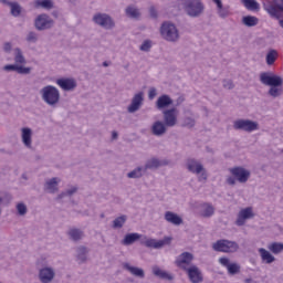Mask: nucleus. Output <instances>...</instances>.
<instances>
[{"label": "nucleus", "instance_id": "nucleus-1", "mask_svg": "<svg viewBox=\"0 0 283 283\" xmlns=\"http://www.w3.org/2000/svg\"><path fill=\"white\" fill-rule=\"evenodd\" d=\"M185 14L190 19H198L205 14V3L202 0H182L181 3Z\"/></svg>", "mask_w": 283, "mask_h": 283}, {"label": "nucleus", "instance_id": "nucleus-2", "mask_svg": "<svg viewBox=\"0 0 283 283\" xmlns=\"http://www.w3.org/2000/svg\"><path fill=\"white\" fill-rule=\"evenodd\" d=\"M231 176L227 177L226 182L230 185V187L235 186V180L241 185L249 182V178H251V171L247 170L242 166H237L229 169Z\"/></svg>", "mask_w": 283, "mask_h": 283}, {"label": "nucleus", "instance_id": "nucleus-3", "mask_svg": "<svg viewBox=\"0 0 283 283\" xmlns=\"http://www.w3.org/2000/svg\"><path fill=\"white\" fill-rule=\"evenodd\" d=\"M40 94L42 96V101H44V103L51 107H54V105H57V103L61 101V93L59 92V88L52 85L44 86L42 90H40Z\"/></svg>", "mask_w": 283, "mask_h": 283}, {"label": "nucleus", "instance_id": "nucleus-4", "mask_svg": "<svg viewBox=\"0 0 283 283\" xmlns=\"http://www.w3.org/2000/svg\"><path fill=\"white\" fill-rule=\"evenodd\" d=\"M160 34L165 41H168V43H177L180 39L178 28L171 22H164L161 24Z\"/></svg>", "mask_w": 283, "mask_h": 283}, {"label": "nucleus", "instance_id": "nucleus-5", "mask_svg": "<svg viewBox=\"0 0 283 283\" xmlns=\"http://www.w3.org/2000/svg\"><path fill=\"white\" fill-rule=\"evenodd\" d=\"M212 249L218 253H235L240 249V245L235 241L220 239L212 244Z\"/></svg>", "mask_w": 283, "mask_h": 283}, {"label": "nucleus", "instance_id": "nucleus-6", "mask_svg": "<svg viewBox=\"0 0 283 283\" xmlns=\"http://www.w3.org/2000/svg\"><path fill=\"white\" fill-rule=\"evenodd\" d=\"M92 21L95 25H98L104 30H114V28H116V21H114V18L107 13L97 12L93 15Z\"/></svg>", "mask_w": 283, "mask_h": 283}, {"label": "nucleus", "instance_id": "nucleus-7", "mask_svg": "<svg viewBox=\"0 0 283 283\" xmlns=\"http://www.w3.org/2000/svg\"><path fill=\"white\" fill-rule=\"evenodd\" d=\"M260 83L266 87H280L283 85V78L280 75H275L273 72H262L260 73Z\"/></svg>", "mask_w": 283, "mask_h": 283}, {"label": "nucleus", "instance_id": "nucleus-8", "mask_svg": "<svg viewBox=\"0 0 283 283\" xmlns=\"http://www.w3.org/2000/svg\"><path fill=\"white\" fill-rule=\"evenodd\" d=\"M233 129L237 132H247L248 134H251V132H256V129H260V124H258L255 120L241 118L233 122Z\"/></svg>", "mask_w": 283, "mask_h": 283}, {"label": "nucleus", "instance_id": "nucleus-9", "mask_svg": "<svg viewBox=\"0 0 283 283\" xmlns=\"http://www.w3.org/2000/svg\"><path fill=\"white\" fill-rule=\"evenodd\" d=\"M54 23V19L48 15V13H41L34 20V28L38 32H43L45 30H52Z\"/></svg>", "mask_w": 283, "mask_h": 283}, {"label": "nucleus", "instance_id": "nucleus-10", "mask_svg": "<svg viewBox=\"0 0 283 283\" xmlns=\"http://www.w3.org/2000/svg\"><path fill=\"white\" fill-rule=\"evenodd\" d=\"M263 8L272 19H280L282 17L280 12H283V0L264 3Z\"/></svg>", "mask_w": 283, "mask_h": 283}, {"label": "nucleus", "instance_id": "nucleus-11", "mask_svg": "<svg viewBox=\"0 0 283 283\" xmlns=\"http://www.w3.org/2000/svg\"><path fill=\"white\" fill-rule=\"evenodd\" d=\"M164 124L166 127H176L178 125V108L172 107L163 112Z\"/></svg>", "mask_w": 283, "mask_h": 283}, {"label": "nucleus", "instance_id": "nucleus-12", "mask_svg": "<svg viewBox=\"0 0 283 283\" xmlns=\"http://www.w3.org/2000/svg\"><path fill=\"white\" fill-rule=\"evenodd\" d=\"M140 244L143 247H146L147 249H163L166 244H171V238L165 237L163 240H156V239H147L142 240Z\"/></svg>", "mask_w": 283, "mask_h": 283}, {"label": "nucleus", "instance_id": "nucleus-13", "mask_svg": "<svg viewBox=\"0 0 283 283\" xmlns=\"http://www.w3.org/2000/svg\"><path fill=\"white\" fill-rule=\"evenodd\" d=\"M143 103H145V93H136L132 98L130 105L127 107V112L129 114H136L143 107Z\"/></svg>", "mask_w": 283, "mask_h": 283}, {"label": "nucleus", "instance_id": "nucleus-14", "mask_svg": "<svg viewBox=\"0 0 283 283\" xmlns=\"http://www.w3.org/2000/svg\"><path fill=\"white\" fill-rule=\"evenodd\" d=\"M168 163L166 160H160L156 157H151L150 159L146 160L144 165V172L146 171H156L160 169V167L167 166Z\"/></svg>", "mask_w": 283, "mask_h": 283}, {"label": "nucleus", "instance_id": "nucleus-15", "mask_svg": "<svg viewBox=\"0 0 283 283\" xmlns=\"http://www.w3.org/2000/svg\"><path fill=\"white\" fill-rule=\"evenodd\" d=\"M191 262H193V255L190 252H184L177 258L175 264L178 266V269L187 271L189 269L187 265L191 264Z\"/></svg>", "mask_w": 283, "mask_h": 283}, {"label": "nucleus", "instance_id": "nucleus-16", "mask_svg": "<svg viewBox=\"0 0 283 283\" xmlns=\"http://www.w3.org/2000/svg\"><path fill=\"white\" fill-rule=\"evenodd\" d=\"M184 271H186V273L188 274V277L191 283H201L205 281V277L202 276V272L196 265H192Z\"/></svg>", "mask_w": 283, "mask_h": 283}, {"label": "nucleus", "instance_id": "nucleus-17", "mask_svg": "<svg viewBox=\"0 0 283 283\" xmlns=\"http://www.w3.org/2000/svg\"><path fill=\"white\" fill-rule=\"evenodd\" d=\"M255 214L253 213V208L248 207L245 209H242L237 218L235 224L238 227H244V223L247 222V220H251V218H253Z\"/></svg>", "mask_w": 283, "mask_h": 283}, {"label": "nucleus", "instance_id": "nucleus-18", "mask_svg": "<svg viewBox=\"0 0 283 283\" xmlns=\"http://www.w3.org/2000/svg\"><path fill=\"white\" fill-rule=\"evenodd\" d=\"M186 169L190 171V174L200 175L202 171H205V166L197 161L196 158H188L186 160Z\"/></svg>", "mask_w": 283, "mask_h": 283}, {"label": "nucleus", "instance_id": "nucleus-19", "mask_svg": "<svg viewBox=\"0 0 283 283\" xmlns=\"http://www.w3.org/2000/svg\"><path fill=\"white\" fill-rule=\"evenodd\" d=\"M56 85L61 87L64 92H72L76 90V80L70 77H62L56 80Z\"/></svg>", "mask_w": 283, "mask_h": 283}, {"label": "nucleus", "instance_id": "nucleus-20", "mask_svg": "<svg viewBox=\"0 0 283 283\" xmlns=\"http://www.w3.org/2000/svg\"><path fill=\"white\" fill-rule=\"evenodd\" d=\"M56 273L54 272V269L52 268H42L39 271V280L42 283H50L52 280H54Z\"/></svg>", "mask_w": 283, "mask_h": 283}, {"label": "nucleus", "instance_id": "nucleus-21", "mask_svg": "<svg viewBox=\"0 0 283 283\" xmlns=\"http://www.w3.org/2000/svg\"><path fill=\"white\" fill-rule=\"evenodd\" d=\"M217 6V14L220 19L231 17V7L222 4V0H212Z\"/></svg>", "mask_w": 283, "mask_h": 283}, {"label": "nucleus", "instance_id": "nucleus-22", "mask_svg": "<svg viewBox=\"0 0 283 283\" xmlns=\"http://www.w3.org/2000/svg\"><path fill=\"white\" fill-rule=\"evenodd\" d=\"M166 222L174 224L175 227H180L184 223L182 217L178 216L176 212L166 211L164 214Z\"/></svg>", "mask_w": 283, "mask_h": 283}, {"label": "nucleus", "instance_id": "nucleus-23", "mask_svg": "<svg viewBox=\"0 0 283 283\" xmlns=\"http://www.w3.org/2000/svg\"><path fill=\"white\" fill-rule=\"evenodd\" d=\"M21 138L24 147L32 149V128L23 127L21 129Z\"/></svg>", "mask_w": 283, "mask_h": 283}, {"label": "nucleus", "instance_id": "nucleus-24", "mask_svg": "<svg viewBox=\"0 0 283 283\" xmlns=\"http://www.w3.org/2000/svg\"><path fill=\"white\" fill-rule=\"evenodd\" d=\"M151 273L155 275V277H159V280H168V282H171L174 280V275H171L169 272L164 271L158 265H154L151 268Z\"/></svg>", "mask_w": 283, "mask_h": 283}, {"label": "nucleus", "instance_id": "nucleus-25", "mask_svg": "<svg viewBox=\"0 0 283 283\" xmlns=\"http://www.w3.org/2000/svg\"><path fill=\"white\" fill-rule=\"evenodd\" d=\"M167 127L165 123L157 120L151 126V134L154 136H165V134H167Z\"/></svg>", "mask_w": 283, "mask_h": 283}, {"label": "nucleus", "instance_id": "nucleus-26", "mask_svg": "<svg viewBox=\"0 0 283 283\" xmlns=\"http://www.w3.org/2000/svg\"><path fill=\"white\" fill-rule=\"evenodd\" d=\"M170 105H174V99H171L170 96L167 94L159 96L156 102L157 109H165Z\"/></svg>", "mask_w": 283, "mask_h": 283}, {"label": "nucleus", "instance_id": "nucleus-27", "mask_svg": "<svg viewBox=\"0 0 283 283\" xmlns=\"http://www.w3.org/2000/svg\"><path fill=\"white\" fill-rule=\"evenodd\" d=\"M143 238V234H139L137 232L127 233L124 239L122 240V244L124 247H132L135 242H138Z\"/></svg>", "mask_w": 283, "mask_h": 283}, {"label": "nucleus", "instance_id": "nucleus-28", "mask_svg": "<svg viewBox=\"0 0 283 283\" xmlns=\"http://www.w3.org/2000/svg\"><path fill=\"white\" fill-rule=\"evenodd\" d=\"M90 253V249L85 245H80L76 248V258L78 264H85L87 262V254Z\"/></svg>", "mask_w": 283, "mask_h": 283}, {"label": "nucleus", "instance_id": "nucleus-29", "mask_svg": "<svg viewBox=\"0 0 283 283\" xmlns=\"http://www.w3.org/2000/svg\"><path fill=\"white\" fill-rule=\"evenodd\" d=\"M123 268L126 271H129V273L132 275H134L135 277H139L140 280H144V277H145V270H143L142 268L132 266L129 263H124Z\"/></svg>", "mask_w": 283, "mask_h": 283}, {"label": "nucleus", "instance_id": "nucleus-30", "mask_svg": "<svg viewBox=\"0 0 283 283\" xmlns=\"http://www.w3.org/2000/svg\"><path fill=\"white\" fill-rule=\"evenodd\" d=\"M259 253L263 264H273L275 262V256L269 250L260 248Z\"/></svg>", "mask_w": 283, "mask_h": 283}, {"label": "nucleus", "instance_id": "nucleus-31", "mask_svg": "<svg viewBox=\"0 0 283 283\" xmlns=\"http://www.w3.org/2000/svg\"><path fill=\"white\" fill-rule=\"evenodd\" d=\"M67 235H69L70 240H72L73 242H78V241L83 240L85 232H83V230H81L78 228H72L69 230Z\"/></svg>", "mask_w": 283, "mask_h": 283}, {"label": "nucleus", "instance_id": "nucleus-32", "mask_svg": "<svg viewBox=\"0 0 283 283\" xmlns=\"http://www.w3.org/2000/svg\"><path fill=\"white\" fill-rule=\"evenodd\" d=\"M241 3L250 12H260V3L255 0H241Z\"/></svg>", "mask_w": 283, "mask_h": 283}, {"label": "nucleus", "instance_id": "nucleus-33", "mask_svg": "<svg viewBox=\"0 0 283 283\" xmlns=\"http://www.w3.org/2000/svg\"><path fill=\"white\" fill-rule=\"evenodd\" d=\"M46 191L49 193H56L59 191V181L56 177L51 178L49 181L45 182L44 185Z\"/></svg>", "mask_w": 283, "mask_h": 283}, {"label": "nucleus", "instance_id": "nucleus-34", "mask_svg": "<svg viewBox=\"0 0 283 283\" xmlns=\"http://www.w3.org/2000/svg\"><path fill=\"white\" fill-rule=\"evenodd\" d=\"M260 23V19H258L254 15H244L242 18V24L245 25L247 28H255Z\"/></svg>", "mask_w": 283, "mask_h": 283}, {"label": "nucleus", "instance_id": "nucleus-35", "mask_svg": "<svg viewBox=\"0 0 283 283\" xmlns=\"http://www.w3.org/2000/svg\"><path fill=\"white\" fill-rule=\"evenodd\" d=\"M14 63L15 65H25L28 63L20 48L14 49Z\"/></svg>", "mask_w": 283, "mask_h": 283}, {"label": "nucleus", "instance_id": "nucleus-36", "mask_svg": "<svg viewBox=\"0 0 283 283\" xmlns=\"http://www.w3.org/2000/svg\"><path fill=\"white\" fill-rule=\"evenodd\" d=\"M216 213V208L211 203H203L202 205V210L200 212V216L202 218H211Z\"/></svg>", "mask_w": 283, "mask_h": 283}, {"label": "nucleus", "instance_id": "nucleus-37", "mask_svg": "<svg viewBox=\"0 0 283 283\" xmlns=\"http://www.w3.org/2000/svg\"><path fill=\"white\" fill-rule=\"evenodd\" d=\"M145 176V168L143 166L136 167L127 174V178L138 179Z\"/></svg>", "mask_w": 283, "mask_h": 283}, {"label": "nucleus", "instance_id": "nucleus-38", "mask_svg": "<svg viewBox=\"0 0 283 283\" xmlns=\"http://www.w3.org/2000/svg\"><path fill=\"white\" fill-rule=\"evenodd\" d=\"M125 222H127V216L122 214L113 220V229H123L125 227Z\"/></svg>", "mask_w": 283, "mask_h": 283}, {"label": "nucleus", "instance_id": "nucleus-39", "mask_svg": "<svg viewBox=\"0 0 283 283\" xmlns=\"http://www.w3.org/2000/svg\"><path fill=\"white\" fill-rule=\"evenodd\" d=\"M35 8H43L44 10H52L54 8V2L52 0H35Z\"/></svg>", "mask_w": 283, "mask_h": 283}, {"label": "nucleus", "instance_id": "nucleus-40", "mask_svg": "<svg viewBox=\"0 0 283 283\" xmlns=\"http://www.w3.org/2000/svg\"><path fill=\"white\" fill-rule=\"evenodd\" d=\"M268 94H269V96H272V98H279V96H282V94H283V85L270 86Z\"/></svg>", "mask_w": 283, "mask_h": 283}, {"label": "nucleus", "instance_id": "nucleus-41", "mask_svg": "<svg viewBox=\"0 0 283 283\" xmlns=\"http://www.w3.org/2000/svg\"><path fill=\"white\" fill-rule=\"evenodd\" d=\"M268 249H269V251H271V253H274V255H277V254L282 253V251H283V243L282 242H273L268 245Z\"/></svg>", "mask_w": 283, "mask_h": 283}, {"label": "nucleus", "instance_id": "nucleus-42", "mask_svg": "<svg viewBox=\"0 0 283 283\" xmlns=\"http://www.w3.org/2000/svg\"><path fill=\"white\" fill-rule=\"evenodd\" d=\"M265 61L268 65H273V63L277 61V51L275 49H271L265 56Z\"/></svg>", "mask_w": 283, "mask_h": 283}, {"label": "nucleus", "instance_id": "nucleus-43", "mask_svg": "<svg viewBox=\"0 0 283 283\" xmlns=\"http://www.w3.org/2000/svg\"><path fill=\"white\" fill-rule=\"evenodd\" d=\"M9 8H11V15L12 17H21V12H23V8L19 2L9 3Z\"/></svg>", "mask_w": 283, "mask_h": 283}, {"label": "nucleus", "instance_id": "nucleus-44", "mask_svg": "<svg viewBox=\"0 0 283 283\" xmlns=\"http://www.w3.org/2000/svg\"><path fill=\"white\" fill-rule=\"evenodd\" d=\"M126 14L127 17H130V19H138V17H140V12L134 7H127Z\"/></svg>", "mask_w": 283, "mask_h": 283}, {"label": "nucleus", "instance_id": "nucleus-45", "mask_svg": "<svg viewBox=\"0 0 283 283\" xmlns=\"http://www.w3.org/2000/svg\"><path fill=\"white\" fill-rule=\"evenodd\" d=\"M227 270L229 275H238L240 273V265L238 263H230Z\"/></svg>", "mask_w": 283, "mask_h": 283}, {"label": "nucleus", "instance_id": "nucleus-46", "mask_svg": "<svg viewBox=\"0 0 283 283\" xmlns=\"http://www.w3.org/2000/svg\"><path fill=\"white\" fill-rule=\"evenodd\" d=\"M25 40L28 43H36V41H39V34L34 31H31L27 34Z\"/></svg>", "mask_w": 283, "mask_h": 283}, {"label": "nucleus", "instance_id": "nucleus-47", "mask_svg": "<svg viewBox=\"0 0 283 283\" xmlns=\"http://www.w3.org/2000/svg\"><path fill=\"white\" fill-rule=\"evenodd\" d=\"M15 72L18 74H24V75L31 74L32 73V67L18 64V67H17Z\"/></svg>", "mask_w": 283, "mask_h": 283}, {"label": "nucleus", "instance_id": "nucleus-48", "mask_svg": "<svg viewBox=\"0 0 283 283\" xmlns=\"http://www.w3.org/2000/svg\"><path fill=\"white\" fill-rule=\"evenodd\" d=\"M142 52H149L151 50V40H145L139 46Z\"/></svg>", "mask_w": 283, "mask_h": 283}, {"label": "nucleus", "instance_id": "nucleus-49", "mask_svg": "<svg viewBox=\"0 0 283 283\" xmlns=\"http://www.w3.org/2000/svg\"><path fill=\"white\" fill-rule=\"evenodd\" d=\"M17 211L19 216H25V213H28V207L25 206V203H18Z\"/></svg>", "mask_w": 283, "mask_h": 283}, {"label": "nucleus", "instance_id": "nucleus-50", "mask_svg": "<svg viewBox=\"0 0 283 283\" xmlns=\"http://www.w3.org/2000/svg\"><path fill=\"white\" fill-rule=\"evenodd\" d=\"M196 126V119L195 118H191V117H186L184 119V127H195Z\"/></svg>", "mask_w": 283, "mask_h": 283}, {"label": "nucleus", "instance_id": "nucleus-51", "mask_svg": "<svg viewBox=\"0 0 283 283\" xmlns=\"http://www.w3.org/2000/svg\"><path fill=\"white\" fill-rule=\"evenodd\" d=\"M222 83L224 90H233V87H235L232 80H223Z\"/></svg>", "mask_w": 283, "mask_h": 283}, {"label": "nucleus", "instance_id": "nucleus-52", "mask_svg": "<svg viewBox=\"0 0 283 283\" xmlns=\"http://www.w3.org/2000/svg\"><path fill=\"white\" fill-rule=\"evenodd\" d=\"M18 64H7L3 66L4 72H17Z\"/></svg>", "mask_w": 283, "mask_h": 283}, {"label": "nucleus", "instance_id": "nucleus-53", "mask_svg": "<svg viewBox=\"0 0 283 283\" xmlns=\"http://www.w3.org/2000/svg\"><path fill=\"white\" fill-rule=\"evenodd\" d=\"M158 92L156 91V87H150L148 92V98L149 101H154L157 96Z\"/></svg>", "mask_w": 283, "mask_h": 283}, {"label": "nucleus", "instance_id": "nucleus-54", "mask_svg": "<svg viewBox=\"0 0 283 283\" xmlns=\"http://www.w3.org/2000/svg\"><path fill=\"white\" fill-rule=\"evenodd\" d=\"M149 14L151 19H158V11H156V7L153 6L149 8Z\"/></svg>", "mask_w": 283, "mask_h": 283}, {"label": "nucleus", "instance_id": "nucleus-55", "mask_svg": "<svg viewBox=\"0 0 283 283\" xmlns=\"http://www.w3.org/2000/svg\"><path fill=\"white\" fill-rule=\"evenodd\" d=\"M77 191H78V187L73 186L71 189H67L64 192L66 193V196H74V193H76Z\"/></svg>", "mask_w": 283, "mask_h": 283}, {"label": "nucleus", "instance_id": "nucleus-56", "mask_svg": "<svg viewBox=\"0 0 283 283\" xmlns=\"http://www.w3.org/2000/svg\"><path fill=\"white\" fill-rule=\"evenodd\" d=\"M219 262H220V264H222V266H226V269H228L229 268V265L231 264L230 262H229V259L228 258H220L219 259Z\"/></svg>", "mask_w": 283, "mask_h": 283}, {"label": "nucleus", "instance_id": "nucleus-57", "mask_svg": "<svg viewBox=\"0 0 283 283\" xmlns=\"http://www.w3.org/2000/svg\"><path fill=\"white\" fill-rule=\"evenodd\" d=\"M3 50H4V52H7V53L12 52V43L6 42V43L3 44Z\"/></svg>", "mask_w": 283, "mask_h": 283}, {"label": "nucleus", "instance_id": "nucleus-58", "mask_svg": "<svg viewBox=\"0 0 283 283\" xmlns=\"http://www.w3.org/2000/svg\"><path fill=\"white\" fill-rule=\"evenodd\" d=\"M185 103V97L180 96L176 99L175 107H179V105H182Z\"/></svg>", "mask_w": 283, "mask_h": 283}, {"label": "nucleus", "instance_id": "nucleus-59", "mask_svg": "<svg viewBox=\"0 0 283 283\" xmlns=\"http://www.w3.org/2000/svg\"><path fill=\"white\" fill-rule=\"evenodd\" d=\"M201 175L199 176V182H201V180H207V170L203 169V171L200 172Z\"/></svg>", "mask_w": 283, "mask_h": 283}, {"label": "nucleus", "instance_id": "nucleus-60", "mask_svg": "<svg viewBox=\"0 0 283 283\" xmlns=\"http://www.w3.org/2000/svg\"><path fill=\"white\" fill-rule=\"evenodd\" d=\"M67 197L66 192L63 191L60 195H57L56 200H63V198Z\"/></svg>", "mask_w": 283, "mask_h": 283}, {"label": "nucleus", "instance_id": "nucleus-61", "mask_svg": "<svg viewBox=\"0 0 283 283\" xmlns=\"http://www.w3.org/2000/svg\"><path fill=\"white\" fill-rule=\"evenodd\" d=\"M112 138L113 140H116L118 138V133L116 130L112 133Z\"/></svg>", "mask_w": 283, "mask_h": 283}, {"label": "nucleus", "instance_id": "nucleus-62", "mask_svg": "<svg viewBox=\"0 0 283 283\" xmlns=\"http://www.w3.org/2000/svg\"><path fill=\"white\" fill-rule=\"evenodd\" d=\"M244 283H258V282H255L253 279H245Z\"/></svg>", "mask_w": 283, "mask_h": 283}, {"label": "nucleus", "instance_id": "nucleus-63", "mask_svg": "<svg viewBox=\"0 0 283 283\" xmlns=\"http://www.w3.org/2000/svg\"><path fill=\"white\" fill-rule=\"evenodd\" d=\"M103 67H109V62L107 61L103 62Z\"/></svg>", "mask_w": 283, "mask_h": 283}, {"label": "nucleus", "instance_id": "nucleus-64", "mask_svg": "<svg viewBox=\"0 0 283 283\" xmlns=\"http://www.w3.org/2000/svg\"><path fill=\"white\" fill-rule=\"evenodd\" d=\"M2 2H3L6 6H10V3H13V2H10L9 0H2Z\"/></svg>", "mask_w": 283, "mask_h": 283}]
</instances>
